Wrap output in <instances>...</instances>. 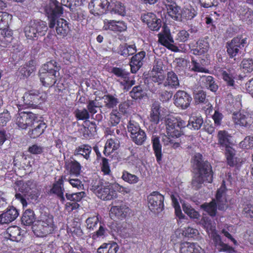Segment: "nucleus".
<instances>
[{
    "label": "nucleus",
    "mask_w": 253,
    "mask_h": 253,
    "mask_svg": "<svg viewBox=\"0 0 253 253\" xmlns=\"http://www.w3.org/2000/svg\"><path fill=\"white\" fill-rule=\"evenodd\" d=\"M137 51L135 44L126 43L119 46L118 52L124 57H127L134 54Z\"/></svg>",
    "instance_id": "obj_39"
},
{
    "label": "nucleus",
    "mask_w": 253,
    "mask_h": 253,
    "mask_svg": "<svg viewBox=\"0 0 253 253\" xmlns=\"http://www.w3.org/2000/svg\"><path fill=\"white\" fill-rule=\"evenodd\" d=\"M35 219V215L32 210H27L23 213L21 221L25 225H30L32 224Z\"/></svg>",
    "instance_id": "obj_53"
},
{
    "label": "nucleus",
    "mask_w": 253,
    "mask_h": 253,
    "mask_svg": "<svg viewBox=\"0 0 253 253\" xmlns=\"http://www.w3.org/2000/svg\"><path fill=\"white\" fill-rule=\"evenodd\" d=\"M180 252L181 253H205L204 250L197 244L187 242L180 244Z\"/></svg>",
    "instance_id": "obj_27"
},
{
    "label": "nucleus",
    "mask_w": 253,
    "mask_h": 253,
    "mask_svg": "<svg viewBox=\"0 0 253 253\" xmlns=\"http://www.w3.org/2000/svg\"><path fill=\"white\" fill-rule=\"evenodd\" d=\"M226 100L231 107H232L231 108L229 107L228 108L231 110V111H233L234 109H239L241 108V97L239 95L234 97L232 94H228Z\"/></svg>",
    "instance_id": "obj_49"
},
{
    "label": "nucleus",
    "mask_w": 253,
    "mask_h": 253,
    "mask_svg": "<svg viewBox=\"0 0 253 253\" xmlns=\"http://www.w3.org/2000/svg\"><path fill=\"white\" fill-rule=\"evenodd\" d=\"M12 18V15L5 12H0V30H2V35L5 37H11L12 32L10 31L5 30L8 27L9 22Z\"/></svg>",
    "instance_id": "obj_28"
},
{
    "label": "nucleus",
    "mask_w": 253,
    "mask_h": 253,
    "mask_svg": "<svg viewBox=\"0 0 253 253\" xmlns=\"http://www.w3.org/2000/svg\"><path fill=\"white\" fill-rule=\"evenodd\" d=\"M130 137L132 141L138 145L143 144L147 138L146 133L142 129Z\"/></svg>",
    "instance_id": "obj_51"
},
{
    "label": "nucleus",
    "mask_w": 253,
    "mask_h": 253,
    "mask_svg": "<svg viewBox=\"0 0 253 253\" xmlns=\"http://www.w3.org/2000/svg\"><path fill=\"white\" fill-rule=\"evenodd\" d=\"M85 196L84 192H80L73 193L72 194L67 193L66 194V198L70 201L77 203L80 201L83 197Z\"/></svg>",
    "instance_id": "obj_61"
},
{
    "label": "nucleus",
    "mask_w": 253,
    "mask_h": 253,
    "mask_svg": "<svg viewBox=\"0 0 253 253\" xmlns=\"http://www.w3.org/2000/svg\"><path fill=\"white\" fill-rule=\"evenodd\" d=\"M47 27L45 22L35 20L29 23L24 28L26 38L30 40L37 39L39 36L44 35Z\"/></svg>",
    "instance_id": "obj_6"
},
{
    "label": "nucleus",
    "mask_w": 253,
    "mask_h": 253,
    "mask_svg": "<svg viewBox=\"0 0 253 253\" xmlns=\"http://www.w3.org/2000/svg\"><path fill=\"white\" fill-rule=\"evenodd\" d=\"M240 147L243 149H250L253 147V136H248L240 143Z\"/></svg>",
    "instance_id": "obj_64"
},
{
    "label": "nucleus",
    "mask_w": 253,
    "mask_h": 253,
    "mask_svg": "<svg viewBox=\"0 0 253 253\" xmlns=\"http://www.w3.org/2000/svg\"><path fill=\"white\" fill-rule=\"evenodd\" d=\"M28 183L23 184L19 190L21 193H17L15 195L16 199L19 200L23 205V207L27 206V203L25 198H30L32 200L36 201L40 195L38 189L35 188L30 187V184Z\"/></svg>",
    "instance_id": "obj_9"
},
{
    "label": "nucleus",
    "mask_w": 253,
    "mask_h": 253,
    "mask_svg": "<svg viewBox=\"0 0 253 253\" xmlns=\"http://www.w3.org/2000/svg\"><path fill=\"white\" fill-rule=\"evenodd\" d=\"M219 74L227 85L230 86H234V79L236 77V75L233 70L220 69L219 70Z\"/></svg>",
    "instance_id": "obj_33"
},
{
    "label": "nucleus",
    "mask_w": 253,
    "mask_h": 253,
    "mask_svg": "<svg viewBox=\"0 0 253 253\" xmlns=\"http://www.w3.org/2000/svg\"><path fill=\"white\" fill-rule=\"evenodd\" d=\"M84 0H61V4L71 11H74L76 7L83 4Z\"/></svg>",
    "instance_id": "obj_56"
},
{
    "label": "nucleus",
    "mask_w": 253,
    "mask_h": 253,
    "mask_svg": "<svg viewBox=\"0 0 253 253\" xmlns=\"http://www.w3.org/2000/svg\"><path fill=\"white\" fill-rule=\"evenodd\" d=\"M47 94L45 92L33 90L26 92L22 97L23 104L20 101L17 104L19 110L23 108L24 106H31L41 104L47 99Z\"/></svg>",
    "instance_id": "obj_5"
},
{
    "label": "nucleus",
    "mask_w": 253,
    "mask_h": 253,
    "mask_svg": "<svg viewBox=\"0 0 253 253\" xmlns=\"http://www.w3.org/2000/svg\"><path fill=\"white\" fill-rule=\"evenodd\" d=\"M58 67L56 65V62L54 61H50L43 65L40 71H45L49 73L57 74L58 73Z\"/></svg>",
    "instance_id": "obj_54"
},
{
    "label": "nucleus",
    "mask_w": 253,
    "mask_h": 253,
    "mask_svg": "<svg viewBox=\"0 0 253 253\" xmlns=\"http://www.w3.org/2000/svg\"><path fill=\"white\" fill-rule=\"evenodd\" d=\"M225 148V155L226 157L227 163L230 166H234L239 162L240 159L237 158L236 155L235 150L229 145Z\"/></svg>",
    "instance_id": "obj_35"
},
{
    "label": "nucleus",
    "mask_w": 253,
    "mask_h": 253,
    "mask_svg": "<svg viewBox=\"0 0 253 253\" xmlns=\"http://www.w3.org/2000/svg\"><path fill=\"white\" fill-rule=\"evenodd\" d=\"M33 226V231L38 236H45L51 233L54 229L53 217L51 215L43 216Z\"/></svg>",
    "instance_id": "obj_8"
},
{
    "label": "nucleus",
    "mask_w": 253,
    "mask_h": 253,
    "mask_svg": "<svg viewBox=\"0 0 253 253\" xmlns=\"http://www.w3.org/2000/svg\"><path fill=\"white\" fill-rule=\"evenodd\" d=\"M232 118L236 125L248 128L253 126V113L247 111L234 112Z\"/></svg>",
    "instance_id": "obj_12"
},
{
    "label": "nucleus",
    "mask_w": 253,
    "mask_h": 253,
    "mask_svg": "<svg viewBox=\"0 0 253 253\" xmlns=\"http://www.w3.org/2000/svg\"><path fill=\"white\" fill-rule=\"evenodd\" d=\"M204 226L210 237L212 239L215 246L219 252L235 253V251L233 248L224 243L221 241L220 236L216 231L214 223H212L210 221L207 220L206 221H205Z\"/></svg>",
    "instance_id": "obj_4"
},
{
    "label": "nucleus",
    "mask_w": 253,
    "mask_h": 253,
    "mask_svg": "<svg viewBox=\"0 0 253 253\" xmlns=\"http://www.w3.org/2000/svg\"><path fill=\"white\" fill-rule=\"evenodd\" d=\"M68 180L65 176H62L54 183H53L50 192L56 194L60 201L63 203L65 201L64 197V188L63 187V182Z\"/></svg>",
    "instance_id": "obj_23"
},
{
    "label": "nucleus",
    "mask_w": 253,
    "mask_h": 253,
    "mask_svg": "<svg viewBox=\"0 0 253 253\" xmlns=\"http://www.w3.org/2000/svg\"><path fill=\"white\" fill-rule=\"evenodd\" d=\"M164 86L169 89H176L179 87V80L174 72L169 71L167 73L164 82Z\"/></svg>",
    "instance_id": "obj_24"
},
{
    "label": "nucleus",
    "mask_w": 253,
    "mask_h": 253,
    "mask_svg": "<svg viewBox=\"0 0 253 253\" xmlns=\"http://www.w3.org/2000/svg\"><path fill=\"white\" fill-rule=\"evenodd\" d=\"M102 98L105 106L108 109L114 108L119 103V99L112 95H105Z\"/></svg>",
    "instance_id": "obj_52"
},
{
    "label": "nucleus",
    "mask_w": 253,
    "mask_h": 253,
    "mask_svg": "<svg viewBox=\"0 0 253 253\" xmlns=\"http://www.w3.org/2000/svg\"><path fill=\"white\" fill-rule=\"evenodd\" d=\"M109 10L121 16H125L126 13V7L121 2L114 0L110 3Z\"/></svg>",
    "instance_id": "obj_38"
},
{
    "label": "nucleus",
    "mask_w": 253,
    "mask_h": 253,
    "mask_svg": "<svg viewBox=\"0 0 253 253\" xmlns=\"http://www.w3.org/2000/svg\"><path fill=\"white\" fill-rule=\"evenodd\" d=\"M193 167L196 169L192 180V187L198 189L202 187L205 182L211 183L212 180L211 168L207 162L202 161V156L199 153L195 154L193 160Z\"/></svg>",
    "instance_id": "obj_1"
},
{
    "label": "nucleus",
    "mask_w": 253,
    "mask_h": 253,
    "mask_svg": "<svg viewBox=\"0 0 253 253\" xmlns=\"http://www.w3.org/2000/svg\"><path fill=\"white\" fill-rule=\"evenodd\" d=\"M63 6L61 2H59L57 0H50L48 4L46 6L45 12L49 19V27L53 28L55 25V18L58 15L62 14L63 13Z\"/></svg>",
    "instance_id": "obj_10"
},
{
    "label": "nucleus",
    "mask_w": 253,
    "mask_h": 253,
    "mask_svg": "<svg viewBox=\"0 0 253 253\" xmlns=\"http://www.w3.org/2000/svg\"><path fill=\"white\" fill-rule=\"evenodd\" d=\"M103 29L115 32H122L127 29L126 24L122 21H116L105 19L104 21Z\"/></svg>",
    "instance_id": "obj_18"
},
{
    "label": "nucleus",
    "mask_w": 253,
    "mask_h": 253,
    "mask_svg": "<svg viewBox=\"0 0 253 253\" xmlns=\"http://www.w3.org/2000/svg\"><path fill=\"white\" fill-rule=\"evenodd\" d=\"M127 128L128 132L130 134V135L136 134L138 131L141 129L137 123L131 120L129 122Z\"/></svg>",
    "instance_id": "obj_63"
},
{
    "label": "nucleus",
    "mask_w": 253,
    "mask_h": 253,
    "mask_svg": "<svg viewBox=\"0 0 253 253\" xmlns=\"http://www.w3.org/2000/svg\"><path fill=\"white\" fill-rule=\"evenodd\" d=\"M202 85L205 86L211 91L215 92L218 89V85L215 83L214 78L211 76H202L200 79Z\"/></svg>",
    "instance_id": "obj_34"
},
{
    "label": "nucleus",
    "mask_w": 253,
    "mask_h": 253,
    "mask_svg": "<svg viewBox=\"0 0 253 253\" xmlns=\"http://www.w3.org/2000/svg\"><path fill=\"white\" fill-rule=\"evenodd\" d=\"M91 152V147L86 144L82 145L77 148L74 151V155H82L86 160L89 159L90 154Z\"/></svg>",
    "instance_id": "obj_45"
},
{
    "label": "nucleus",
    "mask_w": 253,
    "mask_h": 253,
    "mask_svg": "<svg viewBox=\"0 0 253 253\" xmlns=\"http://www.w3.org/2000/svg\"><path fill=\"white\" fill-rule=\"evenodd\" d=\"M247 43V39L242 37H237L233 38L227 44V52L230 58L236 56L240 49L244 47Z\"/></svg>",
    "instance_id": "obj_14"
},
{
    "label": "nucleus",
    "mask_w": 253,
    "mask_h": 253,
    "mask_svg": "<svg viewBox=\"0 0 253 253\" xmlns=\"http://www.w3.org/2000/svg\"><path fill=\"white\" fill-rule=\"evenodd\" d=\"M20 229L18 226H11L7 229L6 238L11 241H18L20 240Z\"/></svg>",
    "instance_id": "obj_43"
},
{
    "label": "nucleus",
    "mask_w": 253,
    "mask_h": 253,
    "mask_svg": "<svg viewBox=\"0 0 253 253\" xmlns=\"http://www.w3.org/2000/svg\"><path fill=\"white\" fill-rule=\"evenodd\" d=\"M241 68L245 73H250L253 70V60L251 59H244L241 62Z\"/></svg>",
    "instance_id": "obj_59"
},
{
    "label": "nucleus",
    "mask_w": 253,
    "mask_h": 253,
    "mask_svg": "<svg viewBox=\"0 0 253 253\" xmlns=\"http://www.w3.org/2000/svg\"><path fill=\"white\" fill-rule=\"evenodd\" d=\"M145 56V52L141 51L131 57L129 65L132 73H135L142 67Z\"/></svg>",
    "instance_id": "obj_22"
},
{
    "label": "nucleus",
    "mask_w": 253,
    "mask_h": 253,
    "mask_svg": "<svg viewBox=\"0 0 253 253\" xmlns=\"http://www.w3.org/2000/svg\"><path fill=\"white\" fill-rule=\"evenodd\" d=\"M182 208L184 212L186 213L191 218L198 219L200 217V214L194 209L192 208L191 206L187 203L182 204Z\"/></svg>",
    "instance_id": "obj_58"
},
{
    "label": "nucleus",
    "mask_w": 253,
    "mask_h": 253,
    "mask_svg": "<svg viewBox=\"0 0 253 253\" xmlns=\"http://www.w3.org/2000/svg\"><path fill=\"white\" fill-rule=\"evenodd\" d=\"M166 124L167 134L164 135L162 139L164 144L175 148L179 147V143L173 139L178 138L181 135V129L186 126V121L179 117L170 116L167 118Z\"/></svg>",
    "instance_id": "obj_2"
},
{
    "label": "nucleus",
    "mask_w": 253,
    "mask_h": 253,
    "mask_svg": "<svg viewBox=\"0 0 253 253\" xmlns=\"http://www.w3.org/2000/svg\"><path fill=\"white\" fill-rule=\"evenodd\" d=\"M160 108L158 103H155L152 105L149 119L154 125L158 124L160 121Z\"/></svg>",
    "instance_id": "obj_48"
},
{
    "label": "nucleus",
    "mask_w": 253,
    "mask_h": 253,
    "mask_svg": "<svg viewBox=\"0 0 253 253\" xmlns=\"http://www.w3.org/2000/svg\"><path fill=\"white\" fill-rule=\"evenodd\" d=\"M165 5L169 15L173 19L179 21L181 19V9L176 3L171 0H165Z\"/></svg>",
    "instance_id": "obj_21"
},
{
    "label": "nucleus",
    "mask_w": 253,
    "mask_h": 253,
    "mask_svg": "<svg viewBox=\"0 0 253 253\" xmlns=\"http://www.w3.org/2000/svg\"><path fill=\"white\" fill-rule=\"evenodd\" d=\"M19 214L18 211L13 207H8L0 214V223L8 224L15 220Z\"/></svg>",
    "instance_id": "obj_19"
},
{
    "label": "nucleus",
    "mask_w": 253,
    "mask_h": 253,
    "mask_svg": "<svg viewBox=\"0 0 253 253\" xmlns=\"http://www.w3.org/2000/svg\"><path fill=\"white\" fill-rule=\"evenodd\" d=\"M119 247L117 243H103L97 249L98 253H117Z\"/></svg>",
    "instance_id": "obj_42"
},
{
    "label": "nucleus",
    "mask_w": 253,
    "mask_h": 253,
    "mask_svg": "<svg viewBox=\"0 0 253 253\" xmlns=\"http://www.w3.org/2000/svg\"><path fill=\"white\" fill-rule=\"evenodd\" d=\"M181 18L179 21H186L194 18L197 14L195 9L191 6L183 7L181 11Z\"/></svg>",
    "instance_id": "obj_36"
},
{
    "label": "nucleus",
    "mask_w": 253,
    "mask_h": 253,
    "mask_svg": "<svg viewBox=\"0 0 253 253\" xmlns=\"http://www.w3.org/2000/svg\"><path fill=\"white\" fill-rule=\"evenodd\" d=\"M112 182H105L104 184L95 185L92 186L91 190L94 194L100 199L103 200H111L116 197L117 193L112 188Z\"/></svg>",
    "instance_id": "obj_7"
},
{
    "label": "nucleus",
    "mask_w": 253,
    "mask_h": 253,
    "mask_svg": "<svg viewBox=\"0 0 253 253\" xmlns=\"http://www.w3.org/2000/svg\"><path fill=\"white\" fill-rule=\"evenodd\" d=\"M119 147V143L112 139H108L106 142L104 147V154L109 156L114 150Z\"/></svg>",
    "instance_id": "obj_55"
},
{
    "label": "nucleus",
    "mask_w": 253,
    "mask_h": 253,
    "mask_svg": "<svg viewBox=\"0 0 253 253\" xmlns=\"http://www.w3.org/2000/svg\"><path fill=\"white\" fill-rule=\"evenodd\" d=\"M110 3L108 0H91L88 4L90 12L94 15L105 13L109 9Z\"/></svg>",
    "instance_id": "obj_15"
},
{
    "label": "nucleus",
    "mask_w": 253,
    "mask_h": 253,
    "mask_svg": "<svg viewBox=\"0 0 253 253\" xmlns=\"http://www.w3.org/2000/svg\"><path fill=\"white\" fill-rule=\"evenodd\" d=\"M44 148L42 145L34 144L30 146L28 148V152L33 155L42 154L44 151Z\"/></svg>",
    "instance_id": "obj_62"
},
{
    "label": "nucleus",
    "mask_w": 253,
    "mask_h": 253,
    "mask_svg": "<svg viewBox=\"0 0 253 253\" xmlns=\"http://www.w3.org/2000/svg\"><path fill=\"white\" fill-rule=\"evenodd\" d=\"M56 74L40 71V80L44 86H51L54 85L56 81Z\"/></svg>",
    "instance_id": "obj_31"
},
{
    "label": "nucleus",
    "mask_w": 253,
    "mask_h": 253,
    "mask_svg": "<svg viewBox=\"0 0 253 253\" xmlns=\"http://www.w3.org/2000/svg\"><path fill=\"white\" fill-rule=\"evenodd\" d=\"M32 127L34 128L29 131L28 135L31 138H36L43 133L46 127V125L41 120V117H39L35 122V125H33Z\"/></svg>",
    "instance_id": "obj_26"
},
{
    "label": "nucleus",
    "mask_w": 253,
    "mask_h": 253,
    "mask_svg": "<svg viewBox=\"0 0 253 253\" xmlns=\"http://www.w3.org/2000/svg\"><path fill=\"white\" fill-rule=\"evenodd\" d=\"M237 13L240 18L248 24H251L253 22V11L248 7L245 6L239 7Z\"/></svg>",
    "instance_id": "obj_32"
},
{
    "label": "nucleus",
    "mask_w": 253,
    "mask_h": 253,
    "mask_svg": "<svg viewBox=\"0 0 253 253\" xmlns=\"http://www.w3.org/2000/svg\"><path fill=\"white\" fill-rule=\"evenodd\" d=\"M122 178L125 182H126L130 184H134L137 183L139 179V177L130 173H129L126 170H124L122 172Z\"/></svg>",
    "instance_id": "obj_57"
},
{
    "label": "nucleus",
    "mask_w": 253,
    "mask_h": 253,
    "mask_svg": "<svg viewBox=\"0 0 253 253\" xmlns=\"http://www.w3.org/2000/svg\"><path fill=\"white\" fill-rule=\"evenodd\" d=\"M75 115L77 119L80 120H87L89 118V113L85 108L76 109L75 111Z\"/></svg>",
    "instance_id": "obj_60"
},
{
    "label": "nucleus",
    "mask_w": 253,
    "mask_h": 253,
    "mask_svg": "<svg viewBox=\"0 0 253 253\" xmlns=\"http://www.w3.org/2000/svg\"><path fill=\"white\" fill-rule=\"evenodd\" d=\"M56 31L58 35L66 36L70 31L69 23L63 18H55Z\"/></svg>",
    "instance_id": "obj_30"
},
{
    "label": "nucleus",
    "mask_w": 253,
    "mask_h": 253,
    "mask_svg": "<svg viewBox=\"0 0 253 253\" xmlns=\"http://www.w3.org/2000/svg\"><path fill=\"white\" fill-rule=\"evenodd\" d=\"M112 72L117 77H120L123 79V81L125 82V84H126V85H128V86H131L134 84V81H129L128 77L129 74L124 70L120 68L114 67L113 68Z\"/></svg>",
    "instance_id": "obj_37"
},
{
    "label": "nucleus",
    "mask_w": 253,
    "mask_h": 253,
    "mask_svg": "<svg viewBox=\"0 0 253 253\" xmlns=\"http://www.w3.org/2000/svg\"><path fill=\"white\" fill-rule=\"evenodd\" d=\"M216 201V203L213 200L211 203H205L202 205L201 207L211 216H214L216 214V204L219 210H224L227 208V198L224 181H223L222 185L217 191Z\"/></svg>",
    "instance_id": "obj_3"
},
{
    "label": "nucleus",
    "mask_w": 253,
    "mask_h": 253,
    "mask_svg": "<svg viewBox=\"0 0 253 253\" xmlns=\"http://www.w3.org/2000/svg\"><path fill=\"white\" fill-rule=\"evenodd\" d=\"M35 69L34 63L33 61H30L28 63L25 64L24 66H21L19 69V75L21 77H28L30 76L31 74L34 72Z\"/></svg>",
    "instance_id": "obj_47"
},
{
    "label": "nucleus",
    "mask_w": 253,
    "mask_h": 253,
    "mask_svg": "<svg viewBox=\"0 0 253 253\" xmlns=\"http://www.w3.org/2000/svg\"><path fill=\"white\" fill-rule=\"evenodd\" d=\"M164 196L157 191L148 196V207L154 212L161 211L164 208Z\"/></svg>",
    "instance_id": "obj_13"
},
{
    "label": "nucleus",
    "mask_w": 253,
    "mask_h": 253,
    "mask_svg": "<svg viewBox=\"0 0 253 253\" xmlns=\"http://www.w3.org/2000/svg\"><path fill=\"white\" fill-rule=\"evenodd\" d=\"M65 168L71 174L78 176L80 174L81 166L77 161H68L66 162Z\"/></svg>",
    "instance_id": "obj_41"
},
{
    "label": "nucleus",
    "mask_w": 253,
    "mask_h": 253,
    "mask_svg": "<svg viewBox=\"0 0 253 253\" xmlns=\"http://www.w3.org/2000/svg\"><path fill=\"white\" fill-rule=\"evenodd\" d=\"M218 143L223 147L231 144V136L225 130H219L217 133Z\"/></svg>",
    "instance_id": "obj_44"
},
{
    "label": "nucleus",
    "mask_w": 253,
    "mask_h": 253,
    "mask_svg": "<svg viewBox=\"0 0 253 253\" xmlns=\"http://www.w3.org/2000/svg\"><path fill=\"white\" fill-rule=\"evenodd\" d=\"M203 124V120L202 117L196 113H192L190 116L188 124L186 123L187 126L190 129L194 130L199 129Z\"/></svg>",
    "instance_id": "obj_29"
},
{
    "label": "nucleus",
    "mask_w": 253,
    "mask_h": 253,
    "mask_svg": "<svg viewBox=\"0 0 253 253\" xmlns=\"http://www.w3.org/2000/svg\"><path fill=\"white\" fill-rule=\"evenodd\" d=\"M39 117L32 112H22L16 118V124L21 129H25L35 125V122Z\"/></svg>",
    "instance_id": "obj_11"
},
{
    "label": "nucleus",
    "mask_w": 253,
    "mask_h": 253,
    "mask_svg": "<svg viewBox=\"0 0 253 253\" xmlns=\"http://www.w3.org/2000/svg\"><path fill=\"white\" fill-rule=\"evenodd\" d=\"M159 41L163 45L171 49L173 47V39L170 33L169 29L166 25L163 26L162 31L159 34Z\"/></svg>",
    "instance_id": "obj_20"
},
{
    "label": "nucleus",
    "mask_w": 253,
    "mask_h": 253,
    "mask_svg": "<svg viewBox=\"0 0 253 253\" xmlns=\"http://www.w3.org/2000/svg\"><path fill=\"white\" fill-rule=\"evenodd\" d=\"M209 43L207 41L200 40L197 42V46L192 50L195 55H202L208 51Z\"/></svg>",
    "instance_id": "obj_46"
},
{
    "label": "nucleus",
    "mask_w": 253,
    "mask_h": 253,
    "mask_svg": "<svg viewBox=\"0 0 253 253\" xmlns=\"http://www.w3.org/2000/svg\"><path fill=\"white\" fill-rule=\"evenodd\" d=\"M192 98L183 90H178L174 95V103L176 106L182 109H187L190 105Z\"/></svg>",
    "instance_id": "obj_16"
},
{
    "label": "nucleus",
    "mask_w": 253,
    "mask_h": 253,
    "mask_svg": "<svg viewBox=\"0 0 253 253\" xmlns=\"http://www.w3.org/2000/svg\"><path fill=\"white\" fill-rule=\"evenodd\" d=\"M130 210L124 203L119 206H113L110 211L111 216L114 215L118 218H124L130 212Z\"/></svg>",
    "instance_id": "obj_25"
},
{
    "label": "nucleus",
    "mask_w": 253,
    "mask_h": 253,
    "mask_svg": "<svg viewBox=\"0 0 253 253\" xmlns=\"http://www.w3.org/2000/svg\"><path fill=\"white\" fill-rule=\"evenodd\" d=\"M108 230L104 224H100L99 229L92 234V238L94 240L98 241L104 239L108 235Z\"/></svg>",
    "instance_id": "obj_50"
},
{
    "label": "nucleus",
    "mask_w": 253,
    "mask_h": 253,
    "mask_svg": "<svg viewBox=\"0 0 253 253\" xmlns=\"http://www.w3.org/2000/svg\"><path fill=\"white\" fill-rule=\"evenodd\" d=\"M141 19L151 30L158 31L162 26L161 20L152 12L144 13L141 16Z\"/></svg>",
    "instance_id": "obj_17"
},
{
    "label": "nucleus",
    "mask_w": 253,
    "mask_h": 253,
    "mask_svg": "<svg viewBox=\"0 0 253 253\" xmlns=\"http://www.w3.org/2000/svg\"><path fill=\"white\" fill-rule=\"evenodd\" d=\"M152 142L153 149L155 155L156 157L157 161L160 163L162 160V145L160 144L159 138L156 135H153L152 137Z\"/></svg>",
    "instance_id": "obj_40"
}]
</instances>
